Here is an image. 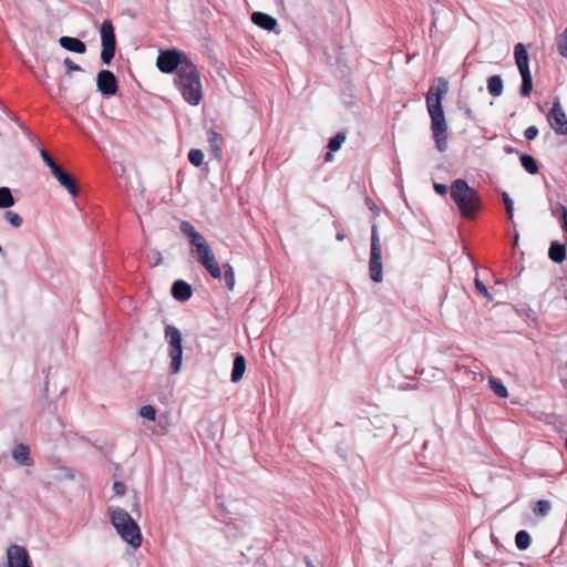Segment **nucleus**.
<instances>
[{
	"instance_id": "f257e3e1",
	"label": "nucleus",
	"mask_w": 567,
	"mask_h": 567,
	"mask_svg": "<svg viewBox=\"0 0 567 567\" xmlns=\"http://www.w3.org/2000/svg\"><path fill=\"white\" fill-rule=\"evenodd\" d=\"M449 91V83L445 79L439 78L433 84L426 95V110L431 120V131L433 134V138L436 145V148L440 152H445L447 150V135H449V125L446 122L445 113L443 110V99L445 97Z\"/></svg>"
},
{
	"instance_id": "f03ea898",
	"label": "nucleus",
	"mask_w": 567,
	"mask_h": 567,
	"mask_svg": "<svg viewBox=\"0 0 567 567\" xmlns=\"http://www.w3.org/2000/svg\"><path fill=\"white\" fill-rule=\"evenodd\" d=\"M175 85L183 99L190 105H198L203 99L200 74L194 63H185L175 78Z\"/></svg>"
},
{
	"instance_id": "7ed1b4c3",
	"label": "nucleus",
	"mask_w": 567,
	"mask_h": 567,
	"mask_svg": "<svg viewBox=\"0 0 567 567\" xmlns=\"http://www.w3.org/2000/svg\"><path fill=\"white\" fill-rule=\"evenodd\" d=\"M111 523L121 538L133 548L142 545V533L137 523L123 508H110Z\"/></svg>"
},
{
	"instance_id": "20e7f679",
	"label": "nucleus",
	"mask_w": 567,
	"mask_h": 567,
	"mask_svg": "<svg viewBox=\"0 0 567 567\" xmlns=\"http://www.w3.org/2000/svg\"><path fill=\"white\" fill-rule=\"evenodd\" d=\"M451 196L461 214L474 218L480 207L477 193L463 179H456L451 186Z\"/></svg>"
},
{
	"instance_id": "39448f33",
	"label": "nucleus",
	"mask_w": 567,
	"mask_h": 567,
	"mask_svg": "<svg viewBox=\"0 0 567 567\" xmlns=\"http://www.w3.org/2000/svg\"><path fill=\"white\" fill-rule=\"evenodd\" d=\"M185 63L193 62L185 53L176 49L161 51L156 59V66L166 74L175 72L177 75Z\"/></svg>"
},
{
	"instance_id": "423d86ee",
	"label": "nucleus",
	"mask_w": 567,
	"mask_h": 567,
	"mask_svg": "<svg viewBox=\"0 0 567 567\" xmlns=\"http://www.w3.org/2000/svg\"><path fill=\"white\" fill-rule=\"evenodd\" d=\"M165 338L168 342V355L171 358V373L179 372L183 360V346L181 331L171 324L165 327Z\"/></svg>"
},
{
	"instance_id": "0eeeda50",
	"label": "nucleus",
	"mask_w": 567,
	"mask_h": 567,
	"mask_svg": "<svg viewBox=\"0 0 567 567\" xmlns=\"http://www.w3.org/2000/svg\"><path fill=\"white\" fill-rule=\"evenodd\" d=\"M515 62L522 76V96H528L533 90V80L529 71V58L523 43H517L514 48Z\"/></svg>"
},
{
	"instance_id": "6e6552de",
	"label": "nucleus",
	"mask_w": 567,
	"mask_h": 567,
	"mask_svg": "<svg viewBox=\"0 0 567 567\" xmlns=\"http://www.w3.org/2000/svg\"><path fill=\"white\" fill-rule=\"evenodd\" d=\"M101 61L105 65H110L114 59L116 51V37L114 27L110 20H104L101 25Z\"/></svg>"
},
{
	"instance_id": "1a4fd4ad",
	"label": "nucleus",
	"mask_w": 567,
	"mask_h": 567,
	"mask_svg": "<svg viewBox=\"0 0 567 567\" xmlns=\"http://www.w3.org/2000/svg\"><path fill=\"white\" fill-rule=\"evenodd\" d=\"M547 121L557 135L567 136V114L558 100L553 103Z\"/></svg>"
},
{
	"instance_id": "9d476101",
	"label": "nucleus",
	"mask_w": 567,
	"mask_h": 567,
	"mask_svg": "<svg viewBox=\"0 0 567 567\" xmlns=\"http://www.w3.org/2000/svg\"><path fill=\"white\" fill-rule=\"evenodd\" d=\"M97 91L106 96H113L118 90V82L114 73L110 70H101L96 76Z\"/></svg>"
},
{
	"instance_id": "9b49d317",
	"label": "nucleus",
	"mask_w": 567,
	"mask_h": 567,
	"mask_svg": "<svg viewBox=\"0 0 567 567\" xmlns=\"http://www.w3.org/2000/svg\"><path fill=\"white\" fill-rule=\"evenodd\" d=\"M8 567H32L28 550L19 545H10L7 549Z\"/></svg>"
},
{
	"instance_id": "f8f14e48",
	"label": "nucleus",
	"mask_w": 567,
	"mask_h": 567,
	"mask_svg": "<svg viewBox=\"0 0 567 567\" xmlns=\"http://www.w3.org/2000/svg\"><path fill=\"white\" fill-rule=\"evenodd\" d=\"M370 278L374 282H382L383 280V266H382V251H370L369 261Z\"/></svg>"
},
{
	"instance_id": "ddd939ff",
	"label": "nucleus",
	"mask_w": 567,
	"mask_h": 567,
	"mask_svg": "<svg viewBox=\"0 0 567 567\" xmlns=\"http://www.w3.org/2000/svg\"><path fill=\"white\" fill-rule=\"evenodd\" d=\"M51 173L58 179L60 185L63 186L73 197L78 195V186L74 179L59 165L52 167Z\"/></svg>"
},
{
	"instance_id": "4468645a",
	"label": "nucleus",
	"mask_w": 567,
	"mask_h": 567,
	"mask_svg": "<svg viewBox=\"0 0 567 567\" xmlns=\"http://www.w3.org/2000/svg\"><path fill=\"white\" fill-rule=\"evenodd\" d=\"M171 293L178 301H187L193 296V288L185 280L178 279L173 282Z\"/></svg>"
},
{
	"instance_id": "2eb2a0df",
	"label": "nucleus",
	"mask_w": 567,
	"mask_h": 567,
	"mask_svg": "<svg viewBox=\"0 0 567 567\" xmlns=\"http://www.w3.org/2000/svg\"><path fill=\"white\" fill-rule=\"evenodd\" d=\"M251 21L254 24L266 31H274L278 25L277 19L268 13L260 11H256L251 14Z\"/></svg>"
},
{
	"instance_id": "dca6fc26",
	"label": "nucleus",
	"mask_w": 567,
	"mask_h": 567,
	"mask_svg": "<svg viewBox=\"0 0 567 567\" xmlns=\"http://www.w3.org/2000/svg\"><path fill=\"white\" fill-rule=\"evenodd\" d=\"M59 43H60L61 48H63L64 50L70 51V52L83 54L86 51V44L78 38L66 37V35L61 37L59 39Z\"/></svg>"
},
{
	"instance_id": "f3484780",
	"label": "nucleus",
	"mask_w": 567,
	"mask_h": 567,
	"mask_svg": "<svg viewBox=\"0 0 567 567\" xmlns=\"http://www.w3.org/2000/svg\"><path fill=\"white\" fill-rule=\"evenodd\" d=\"M12 457L19 465L30 466L32 464V460L30 457V449L23 443L14 446L12 450Z\"/></svg>"
},
{
	"instance_id": "a211bd4d",
	"label": "nucleus",
	"mask_w": 567,
	"mask_h": 567,
	"mask_svg": "<svg viewBox=\"0 0 567 567\" xmlns=\"http://www.w3.org/2000/svg\"><path fill=\"white\" fill-rule=\"evenodd\" d=\"M246 371V359L243 354L236 353L233 362V370L230 374V380L234 383H237L243 379V375Z\"/></svg>"
},
{
	"instance_id": "6ab92c4d",
	"label": "nucleus",
	"mask_w": 567,
	"mask_h": 567,
	"mask_svg": "<svg viewBox=\"0 0 567 567\" xmlns=\"http://www.w3.org/2000/svg\"><path fill=\"white\" fill-rule=\"evenodd\" d=\"M346 134L344 133H338L333 138L329 141L328 147L329 152L326 154L324 159L326 162H332L334 159L333 152H337L341 148L342 144L346 142Z\"/></svg>"
},
{
	"instance_id": "aec40b11",
	"label": "nucleus",
	"mask_w": 567,
	"mask_h": 567,
	"mask_svg": "<svg viewBox=\"0 0 567 567\" xmlns=\"http://www.w3.org/2000/svg\"><path fill=\"white\" fill-rule=\"evenodd\" d=\"M549 258L557 264H561L566 259V248L563 244L553 243L548 251Z\"/></svg>"
},
{
	"instance_id": "412c9836",
	"label": "nucleus",
	"mask_w": 567,
	"mask_h": 567,
	"mask_svg": "<svg viewBox=\"0 0 567 567\" xmlns=\"http://www.w3.org/2000/svg\"><path fill=\"white\" fill-rule=\"evenodd\" d=\"M207 137L213 154L216 158L220 159L223 155L221 146L219 144V141L221 140L220 135L216 131L209 130L207 132Z\"/></svg>"
},
{
	"instance_id": "4be33fe9",
	"label": "nucleus",
	"mask_w": 567,
	"mask_h": 567,
	"mask_svg": "<svg viewBox=\"0 0 567 567\" xmlns=\"http://www.w3.org/2000/svg\"><path fill=\"white\" fill-rule=\"evenodd\" d=\"M503 89L504 84L499 75H493L487 80V90L492 96H501L503 94Z\"/></svg>"
},
{
	"instance_id": "5701e85b",
	"label": "nucleus",
	"mask_w": 567,
	"mask_h": 567,
	"mask_svg": "<svg viewBox=\"0 0 567 567\" xmlns=\"http://www.w3.org/2000/svg\"><path fill=\"white\" fill-rule=\"evenodd\" d=\"M194 252L196 255L198 262L203 266L206 265L207 262L212 261L213 259H215V255L212 251L208 244L205 246L195 248Z\"/></svg>"
},
{
	"instance_id": "b1692460",
	"label": "nucleus",
	"mask_w": 567,
	"mask_h": 567,
	"mask_svg": "<svg viewBox=\"0 0 567 567\" xmlns=\"http://www.w3.org/2000/svg\"><path fill=\"white\" fill-rule=\"evenodd\" d=\"M551 508H553V504L550 501L539 499L536 502V504L533 508V513L535 514V516L543 518V517H546L549 515Z\"/></svg>"
},
{
	"instance_id": "393cba45",
	"label": "nucleus",
	"mask_w": 567,
	"mask_h": 567,
	"mask_svg": "<svg viewBox=\"0 0 567 567\" xmlns=\"http://www.w3.org/2000/svg\"><path fill=\"white\" fill-rule=\"evenodd\" d=\"M16 204V199L12 196L9 187H0V208L7 209Z\"/></svg>"
},
{
	"instance_id": "a878e982",
	"label": "nucleus",
	"mask_w": 567,
	"mask_h": 567,
	"mask_svg": "<svg viewBox=\"0 0 567 567\" xmlns=\"http://www.w3.org/2000/svg\"><path fill=\"white\" fill-rule=\"evenodd\" d=\"M520 163L527 173H529L532 175H535L538 173V165H537L536 159L533 156H530L528 154H523L520 156Z\"/></svg>"
},
{
	"instance_id": "bb28decb",
	"label": "nucleus",
	"mask_w": 567,
	"mask_h": 567,
	"mask_svg": "<svg viewBox=\"0 0 567 567\" xmlns=\"http://www.w3.org/2000/svg\"><path fill=\"white\" fill-rule=\"evenodd\" d=\"M223 278L228 290H233L235 287V271L229 264L223 265Z\"/></svg>"
},
{
	"instance_id": "cd10ccee",
	"label": "nucleus",
	"mask_w": 567,
	"mask_h": 567,
	"mask_svg": "<svg viewBox=\"0 0 567 567\" xmlns=\"http://www.w3.org/2000/svg\"><path fill=\"white\" fill-rule=\"evenodd\" d=\"M488 383H489L491 389L497 396H499L502 399L508 398V391H507L506 386L499 380H497L495 378H491Z\"/></svg>"
},
{
	"instance_id": "c85d7f7f",
	"label": "nucleus",
	"mask_w": 567,
	"mask_h": 567,
	"mask_svg": "<svg viewBox=\"0 0 567 567\" xmlns=\"http://www.w3.org/2000/svg\"><path fill=\"white\" fill-rule=\"evenodd\" d=\"M515 544L519 550H526L530 546V536L526 530H519L515 536Z\"/></svg>"
},
{
	"instance_id": "c756f323",
	"label": "nucleus",
	"mask_w": 567,
	"mask_h": 567,
	"mask_svg": "<svg viewBox=\"0 0 567 567\" xmlns=\"http://www.w3.org/2000/svg\"><path fill=\"white\" fill-rule=\"evenodd\" d=\"M188 161L195 167H199L204 162V153L198 148H192L188 153Z\"/></svg>"
},
{
	"instance_id": "7c9ffc66",
	"label": "nucleus",
	"mask_w": 567,
	"mask_h": 567,
	"mask_svg": "<svg viewBox=\"0 0 567 567\" xmlns=\"http://www.w3.org/2000/svg\"><path fill=\"white\" fill-rule=\"evenodd\" d=\"M204 267L206 268V270L209 272V275L215 278V279H220L221 278V268L216 258L213 259L212 261L207 262L206 265H204Z\"/></svg>"
},
{
	"instance_id": "2f4dec72",
	"label": "nucleus",
	"mask_w": 567,
	"mask_h": 567,
	"mask_svg": "<svg viewBox=\"0 0 567 567\" xmlns=\"http://www.w3.org/2000/svg\"><path fill=\"white\" fill-rule=\"evenodd\" d=\"M4 219L14 228L21 227L23 223L22 217L18 213L12 210H7L4 213Z\"/></svg>"
},
{
	"instance_id": "473e14b6",
	"label": "nucleus",
	"mask_w": 567,
	"mask_h": 567,
	"mask_svg": "<svg viewBox=\"0 0 567 567\" xmlns=\"http://www.w3.org/2000/svg\"><path fill=\"white\" fill-rule=\"evenodd\" d=\"M371 251H382L378 227L375 225L372 226L371 231Z\"/></svg>"
},
{
	"instance_id": "72a5a7b5",
	"label": "nucleus",
	"mask_w": 567,
	"mask_h": 567,
	"mask_svg": "<svg viewBox=\"0 0 567 567\" xmlns=\"http://www.w3.org/2000/svg\"><path fill=\"white\" fill-rule=\"evenodd\" d=\"M63 64L65 66V73L64 76H71V72H82L83 69L79 64L74 63L70 58H65L63 61Z\"/></svg>"
},
{
	"instance_id": "f704fd0d",
	"label": "nucleus",
	"mask_w": 567,
	"mask_h": 567,
	"mask_svg": "<svg viewBox=\"0 0 567 567\" xmlns=\"http://www.w3.org/2000/svg\"><path fill=\"white\" fill-rule=\"evenodd\" d=\"M140 415L146 420L154 421L156 416V410L152 405H144L140 409Z\"/></svg>"
},
{
	"instance_id": "c9c22d12",
	"label": "nucleus",
	"mask_w": 567,
	"mask_h": 567,
	"mask_svg": "<svg viewBox=\"0 0 567 567\" xmlns=\"http://www.w3.org/2000/svg\"><path fill=\"white\" fill-rule=\"evenodd\" d=\"M502 197H503L504 204L506 206V213H507L508 219L513 220V218H514V202L512 200V198L509 197V195L507 193H503Z\"/></svg>"
},
{
	"instance_id": "e433bc0d",
	"label": "nucleus",
	"mask_w": 567,
	"mask_h": 567,
	"mask_svg": "<svg viewBox=\"0 0 567 567\" xmlns=\"http://www.w3.org/2000/svg\"><path fill=\"white\" fill-rule=\"evenodd\" d=\"M179 229L189 239L197 233L196 228L187 220L181 223Z\"/></svg>"
},
{
	"instance_id": "4c0bfd02",
	"label": "nucleus",
	"mask_w": 567,
	"mask_h": 567,
	"mask_svg": "<svg viewBox=\"0 0 567 567\" xmlns=\"http://www.w3.org/2000/svg\"><path fill=\"white\" fill-rule=\"evenodd\" d=\"M559 53L567 59V28L561 33L559 43H558Z\"/></svg>"
},
{
	"instance_id": "58836bf2",
	"label": "nucleus",
	"mask_w": 567,
	"mask_h": 567,
	"mask_svg": "<svg viewBox=\"0 0 567 567\" xmlns=\"http://www.w3.org/2000/svg\"><path fill=\"white\" fill-rule=\"evenodd\" d=\"M39 153L45 165L50 168V171L52 169V167H55L58 165L44 148L39 147Z\"/></svg>"
},
{
	"instance_id": "ea45409f",
	"label": "nucleus",
	"mask_w": 567,
	"mask_h": 567,
	"mask_svg": "<svg viewBox=\"0 0 567 567\" xmlns=\"http://www.w3.org/2000/svg\"><path fill=\"white\" fill-rule=\"evenodd\" d=\"M190 245L195 248L197 247H202V246H205L207 245V241L206 239L204 238V236L197 231L192 238H190Z\"/></svg>"
},
{
	"instance_id": "a19ab883",
	"label": "nucleus",
	"mask_w": 567,
	"mask_h": 567,
	"mask_svg": "<svg viewBox=\"0 0 567 567\" xmlns=\"http://www.w3.org/2000/svg\"><path fill=\"white\" fill-rule=\"evenodd\" d=\"M475 287H476L477 291L483 297H485L486 299H488L491 301L493 300L492 295L488 292L487 288L485 287V285L480 279H475Z\"/></svg>"
},
{
	"instance_id": "79ce46f5",
	"label": "nucleus",
	"mask_w": 567,
	"mask_h": 567,
	"mask_svg": "<svg viewBox=\"0 0 567 567\" xmlns=\"http://www.w3.org/2000/svg\"><path fill=\"white\" fill-rule=\"evenodd\" d=\"M24 135L28 137V140L30 141V143L34 146V147H38L39 148V143H38V140L37 137L34 136V134L25 126H21Z\"/></svg>"
},
{
	"instance_id": "37998d69",
	"label": "nucleus",
	"mask_w": 567,
	"mask_h": 567,
	"mask_svg": "<svg viewBox=\"0 0 567 567\" xmlns=\"http://www.w3.org/2000/svg\"><path fill=\"white\" fill-rule=\"evenodd\" d=\"M126 486L122 482H114L113 492L116 496H123L125 494Z\"/></svg>"
},
{
	"instance_id": "c03bdc74",
	"label": "nucleus",
	"mask_w": 567,
	"mask_h": 567,
	"mask_svg": "<svg viewBox=\"0 0 567 567\" xmlns=\"http://www.w3.org/2000/svg\"><path fill=\"white\" fill-rule=\"evenodd\" d=\"M538 135V128L536 126H529L525 131V137L529 141L535 140Z\"/></svg>"
},
{
	"instance_id": "a18cd8bd",
	"label": "nucleus",
	"mask_w": 567,
	"mask_h": 567,
	"mask_svg": "<svg viewBox=\"0 0 567 567\" xmlns=\"http://www.w3.org/2000/svg\"><path fill=\"white\" fill-rule=\"evenodd\" d=\"M75 477L74 472L70 467H63L61 468V475L60 478L64 480H73Z\"/></svg>"
},
{
	"instance_id": "49530a36",
	"label": "nucleus",
	"mask_w": 567,
	"mask_h": 567,
	"mask_svg": "<svg viewBox=\"0 0 567 567\" xmlns=\"http://www.w3.org/2000/svg\"><path fill=\"white\" fill-rule=\"evenodd\" d=\"M434 189L439 195H445L447 193V187L444 184H434Z\"/></svg>"
},
{
	"instance_id": "de8ad7c7",
	"label": "nucleus",
	"mask_w": 567,
	"mask_h": 567,
	"mask_svg": "<svg viewBox=\"0 0 567 567\" xmlns=\"http://www.w3.org/2000/svg\"><path fill=\"white\" fill-rule=\"evenodd\" d=\"M558 209L561 214V220H566L567 219V207L563 204H558Z\"/></svg>"
},
{
	"instance_id": "09e8293b",
	"label": "nucleus",
	"mask_w": 567,
	"mask_h": 567,
	"mask_svg": "<svg viewBox=\"0 0 567 567\" xmlns=\"http://www.w3.org/2000/svg\"><path fill=\"white\" fill-rule=\"evenodd\" d=\"M343 13H344V8H343V4H342V3H340L339 11L336 13V16H337V18H338L339 20H342V18H343Z\"/></svg>"
},
{
	"instance_id": "8fccbe9b",
	"label": "nucleus",
	"mask_w": 567,
	"mask_h": 567,
	"mask_svg": "<svg viewBox=\"0 0 567 567\" xmlns=\"http://www.w3.org/2000/svg\"><path fill=\"white\" fill-rule=\"evenodd\" d=\"M154 256H157V259L154 262V265L156 266V265L162 262V256H161V254L158 251H155Z\"/></svg>"
},
{
	"instance_id": "3c124183",
	"label": "nucleus",
	"mask_w": 567,
	"mask_h": 567,
	"mask_svg": "<svg viewBox=\"0 0 567 567\" xmlns=\"http://www.w3.org/2000/svg\"><path fill=\"white\" fill-rule=\"evenodd\" d=\"M563 227L565 229V233H566V239H567V219L566 220H563Z\"/></svg>"
},
{
	"instance_id": "603ef678",
	"label": "nucleus",
	"mask_w": 567,
	"mask_h": 567,
	"mask_svg": "<svg viewBox=\"0 0 567 567\" xmlns=\"http://www.w3.org/2000/svg\"><path fill=\"white\" fill-rule=\"evenodd\" d=\"M518 239H519V236L518 234L515 235V239H514V245H517L518 244Z\"/></svg>"
},
{
	"instance_id": "864d4df0",
	"label": "nucleus",
	"mask_w": 567,
	"mask_h": 567,
	"mask_svg": "<svg viewBox=\"0 0 567 567\" xmlns=\"http://www.w3.org/2000/svg\"><path fill=\"white\" fill-rule=\"evenodd\" d=\"M307 566H308V567H316L311 561H308V563H307Z\"/></svg>"
},
{
	"instance_id": "5fc2aeb1",
	"label": "nucleus",
	"mask_w": 567,
	"mask_h": 567,
	"mask_svg": "<svg viewBox=\"0 0 567 567\" xmlns=\"http://www.w3.org/2000/svg\"><path fill=\"white\" fill-rule=\"evenodd\" d=\"M505 150H506L507 153H512L513 152L512 147H509V146L506 147Z\"/></svg>"
},
{
	"instance_id": "6e6d98bb",
	"label": "nucleus",
	"mask_w": 567,
	"mask_h": 567,
	"mask_svg": "<svg viewBox=\"0 0 567 567\" xmlns=\"http://www.w3.org/2000/svg\"><path fill=\"white\" fill-rule=\"evenodd\" d=\"M343 238H344V236H343L342 234H339V235H338V239H339V240H342Z\"/></svg>"
}]
</instances>
